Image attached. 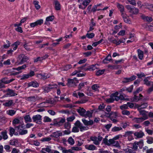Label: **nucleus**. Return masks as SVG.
Wrapping results in <instances>:
<instances>
[{
	"instance_id": "1",
	"label": "nucleus",
	"mask_w": 153,
	"mask_h": 153,
	"mask_svg": "<svg viewBox=\"0 0 153 153\" xmlns=\"http://www.w3.org/2000/svg\"><path fill=\"white\" fill-rule=\"evenodd\" d=\"M29 59V58L24 54L19 55L17 59V62L18 64H22L27 62Z\"/></svg>"
},
{
	"instance_id": "2",
	"label": "nucleus",
	"mask_w": 153,
	"mask_h": 153,
	"mask_svg": "<svg viewBox=\"0 0 153 153\" xmlns=\"http://www.w3.org/2000/svg\"><path fill=\"white\" fill-rule=\"evenodd\" d=\"M67 81V85L70 87L76 86V84L78 83V80L76 78L73 79H68Z\"/></svg>"
},
{
	"instance_id": "3",
	"label": "nucleus",
	"mask_w": 153,
	"mask_h": 153,
	"mask_svg": "<svg viewBox=\"0 0 153 153\" xmlns=\"http://www.w3.org/2000/svg\"><path fill=\"white\" fill-rule=\"evenodd\" d=\"M25 100L27 101L35 102L37 101L42 99V98L38 96L37 95L25 97Z\"/></svg>"
},
{
	"instance_id": "4",
	"label": "nucleus",
	"mask_w": 153,
	"mask_h": 153,
	"mask_svg": "<svg viewBox=\"0 0 153 153\" xmlns=\"http://www.w3.org/2000/svg\"><path fill=\"white\" fill-rule=\"evenodd\" d=\"M42 116L39 114L34 115L32 117L33 121L37 124H41L42 123Z\"/></svg>"
},
{
	"instance_id": "5",
	"label": "nucleus",
	"mask_w": 153,
	"mask_h": 153,
	"mask_svg": "<svg viewBox=\"0 0 153 153\" xmlns=\"http://www.w3.org/2000/svg\"><path fill=\"white\" fill-rule=\"evenodd\" d=\"M4 92H7L6 95L9 97L15 96L17 95V94L15 92L14 90L9 88H8L4 90Z\"/></svg>"
},
{
	"instance_id": "6",
	"label": "nucleus",
	"mask_w": 153,
	"mask_h": 153,
	"mask_svg": "<svg viewBox=\"0 0 153 153\" xmlns=\"http://www.w3.org/2000/svg\"><path fill=\"white\" fill-rule=\"evenodd\" d=\"M34 75V72L33 71H31L28 74H23L21 77L20 79L21 80H23L27 79L28 78L33 76Z\"/></svg>"
},
{
	"instance_id": "7",
	"label": "nucleus",
	"mask_w": 153,
	"mask_h": 153,
	"mask_svg": "<svg viewBox=\"0 0 153 153\" xmlns=\"http://www.w3.org/2000/svg\"><path fill=\"white\" fill-rule=\"evenodd\" d=\"M136 78V76L135 75H133L129 78H124L122 82L123 83L128 82L135 79Z\"/></svg>"
},
{
	"instance_id": "8",
	"label": "nucleus",
	"mask_w": 153,
	"mask_h": 153,
	"mask_svg": "<svg viewBox=\"0 0 153 153\" xmlns=\"http://www.w3.org/2000/svg\"><path fill=\"white\" fill-rule=\"evenodd\" d=\"M28 87H32L34 88H37L39 87V83L36 80L32 81L27 84Z\"/></svg>"
},
{
	"instance_id": "9",
	"label": "nucleus",
	"mask_w": 153,
	"mask_h": 153,
	"mask_svg": "<svg viewBox=\"0 0 153 153\" xmlns=\"http://www.w3.org/2000/svg\"><path fill=\"white\" fill-rule=\"evenodd\" d=\"M141 18L145 22H150L153 20L152 18L151 17L146 16L144 15H142L141 16Z\"/></svg>"
},
{
	"instance_id": "10",
	"label": "nucleus",
	"mask_w": 153,
	"mask_h": 153,
	"mask_svg": "<svg viewBox=\"0 0 153 153\" xmlns=\"http://www.w3.org/2000/svg\"><path fill=\"white\" fill-rule=\"evenodd\" d=\"M134 134L137 138H141L145 135L144 132L141 130L139 132H135Z\"/></svg>"
},
{
	"instance_id": "11",
	"label": "nucleus",
	"mask_w": 153,
	"mask_h": 153,
	"mask_svg": "<svg viewBox=\"0 0 153 153\" xmlns=\"http://www.w3.org/2000/svg\"><path fill=\"white\" fill-rule=\"evenodd\" d=\"M139 111L140 114L143 116V117H141L143 118L144 120H145L148 119V116L146 114V113H147V112L146 111L144 110H142L141 109Z\"/></svg>"
},
{
	"instance_id": "12",
	"label": "nucleus",
	"mask_w": 153,
	"mask_h": 153,
	"mask_svg": "<svg viewBox=\"0 0 153 153\" xmlns=\"http://www.w3.org/2000/svg\"><path fill=\"white\" fill-rule=\"evenodd\" d=\"M145 120L143 118L140 117H134L132 119V121L135 123H140Z\"/></svg>"
},
{
	"instance_id": "13",
	"label": "nucleus",
	"mask_w": 153,
	"mask_h": 153,
	"mask_svg": "<svg viewBox=\"0 0 153 153\" xmlns=\"http://www.w3.org/2000/svg\"><path fill=\"white\" fill-rule=\"evenodd\" d=\"M62 135V133L60 131H57L56 132H53L51 135V136L55 138H57L59 136H61Z\"/></svg>"
},
{
	"instance_id": "14",
	"label": "nucleus",
	"mask_w": 153,
	"mask_h": 153,
	"mask_svg": "<svg viewBox=\"0 0 153 153\" xmlns=\"http://www.w3.org/2000/svg\"><path fill=\"white\" fill-rule=\"evenodd\" d=\"M77 111L80 116L83 117H84V114L86 112L85 110L81 107H79V109H77Z\"/></svg>"
},
{
	"instance_id": "15",
	"label": "nucleus",
	"mask_w": 153,
	"mask_h": 153,
	"mask_svg": "<svg viewBox=\"0 0 153 153\" xmlns=\"http://www.w3.org/2000/svg\"><path fill=\"white\" fill-rule=\"evenodd\" d=\"M118 92H116L114 93L111 94L110 96V97L109 98L107 99L106 101L108 103H111L113 102L114 101V98L113 97V95H118Z\"/></svg>"
},
{
	"instance_id": "16",
	"label": "nucleus",
	"mask_w": 153,
	"mask_h": 153,
	"mask_svg": "<svg viewBox=\"0 0 153 153\" xmlns=\"http://www.w3.org/2000/svg\"><path fill=\"white\" fill-rule=\"evenodd\" d=\"M121 16L125 22L126 23L129 22L130 21L128 19L129 17L125 13H121Z\"/></svg>"
},
{
	"instance_id": "17",
	"label": "nucleus",
	"mask_w": 153,
	"mask_h": 153,
	"mask_svg": "<svg viewBox=\"0 0 153 153\" xmlns=\"http://www.w3.org/2000/svg\"><path fill=\"white\" fill-rule=\"evenodd\" d=\"M13 103L12 100H9L3 104V105L5 107H9L12 105Z\"/></svg>"
},
{
	"instance_id": "18",
	"label": "nucleus",
	"mask_w": 153,
	"mask_h": 153,
	"mask_svg": "<svg viewBox=\"0 0 153 153\" xmlns=\"http://www.w3.org/2000/svg\"><path fill=\"white\" fill-rule=\"evenodd\" d=\"M37 77L44 79H46L47 78H48L49 76H48V75L46 74H38L37 75Z\"/></svg>"
},
{
	"instance_id": "19",
	"label": "nucleus",
	"mask_w": 153,
	"mask_h": 153,
	"mask_svg": "<svg viewBox=\"0 0 153 153\" xmlns=\"http://www.w3.org/2000/svg\"><path fill=\"white\" fill-rule=\"evenodd\" d=\"M140 96H137L135 95L133 97V101L135 102H137L140 100H143L142 99L143 97V95L141 94H139Z\"/></svg>"
},
{
	"instance_id": "20",
	"label": "nucleus",
	"mask_w": 153,
	"mask_h": 153,
	"mask_svg": "<svg viewBox=\"0 0 153 153\" xmlns=\"http://www.w3.org/2000/svg\"><path fill=\"white\" fill-rule=\"evenodd\" d=\"M51 147L47 146V147L46 148H43L41 151V152L42 153H47L45 151H46V152L49 153L51 152Z\"/></svg>"
},
{
	"instance_id": "21",
	"label": "nucleus",
	"mask_w": 153,
	"mask_h": 153,
	"mask_svg": "<svg viewBox=\"0 0 153 153\" xmlns=\"http://www.w3.org/2000/svg\"><path fill=\"white\" fill-rule=\"evenodd\" d=\"M117 8L120 10L121 14L124 13V8L123 5L117 3Z\"/></svg>"
},
{
	"instance_id": "22",
	"label": "nucleus",
	"mask_w": 153,
	"mask_h": 153,
	"mask_svg": "<svg viewBox=\"0 0 153 153\" xmlns=\"http://www.w3.org/2000/svg\"><path fill=\"white\" fill-rule=\"evenodd\" d=\"M138 56L139 59L142 60L143 56V52L140 49L137 50Z\"/></svg>"
},
{
	"instance_id": "23",
	"label": "nucleus",
	"mask_w": 153,
	"mask_h": 153,
	"mask_svg": "<svg viewBox=\"0 0 153 153\" xmlns=\"http://www.w3.org/2000/svg\"><path fill=\"white\" fill-rule=\"evenodd\" d=\"M149 77H147L145 78L143 80L144 84L148 86H149L151 85H152V82H153L149 81Z\"/></svg>"
},
{
	"instance_id": "24",
	"label": "nucleus",
	"mask_w": 153,
	"mask_h": 153,
	"mask_svg": "<svg viewBox=\"0 0 153 153\" xmlns=\"http://www.w3.org/2000/svg\"><path fill=\"white\" fill-rule=\"evenodd\" d=\"M97 64L89 66L86 69V70H89L90 71H93L97 68V66H98Z\"/></svg>"
},
{
	"instance_id": "25",
	"label": "nucleus",
	"mask_w": 153,
	"mask_h": 153,
	"mask_svg": "<svg viewBox=\"0 0 153 153\" xmlns=\"http://www.w3.org/2000/svg\"><path fill=\"white\" fill-rule=\"evenodd\" d=\"M90 140L94 142L93 143L96 145L99 144L100 142L97 140V137L96 136L91 137Z\"/></svg>"
},
{
	"instance_id": "26",
	"label": "nucleus",
	"mask_w": 153,
	"mask_h": 153,
	"mask_svg": "<svg viewBox=\"0 0 153 153\" xmlns=\"http://www.w3.org/2000/svg\"><path fill=\"white\" fill-rule=\"evenodd\" d=\"M1 134L2 135V138L4 140H7L8 138V136L7 135V131L5 130L1 132Z\"/></svg>"
},
{
	"instance_id": "27",
	"label": "nucleus",
	"mask_w": 153,
	"mask_h": 153,
	"mask_svg": "<svg viewBox=\"0 0 153 153\" xmlns=\"http://www.w3.org/2000/svg\"><path fill=\"white\" fill-rule=\"evenodd\" d=\"M54 4L56 10H60L61 9L60 5L58 1H54Z\"/></svg>"
},
{
	"instance_id": "28",
	"label": "nucleus",
	"mask_w": 153,
	"mask_h": 153,
	"mask_svg": "<svg viewBox=\"0 0 153 153\" xmlns=\"http://www.w3.org/2000/svg\"><path fill=\"white\" fill-rule=\"evenodd\" d=\"M86 149L90 150H94L96 149V147L93 145H87L85 146Z\"/></svg>"
},
{
	"instance_id": "29",
	"label": "nucleus",
	"mask_w": 153,
	"mask_h": 153,
	"mask_svg": "<svg viewBox=\"0 0 153 153\" xmlns=\"http://www.w3.org/2000/svg\"><path fill=\"white\" fill-rule=\"evenodd\" d=\"M42 88L44 90V91L45 93H48L50 91L51 89H53V88H50V87L44 86L42 87Z\"/></svg>"
},
{
	"instance_id": "30",
	"label": "nucleus",
	"mask_w": 153,
	"mask_h": 153,
	"mask_svg": "<svg viewBox=\"0 0 153 153\" xmlns=\"http://www.w3.org/2000/svg\"><path fill=\"white\" fill-rule=\"evenodd\" d=\"M24 119L25 123L31 122L32 120L29 115H27L24 117Z\"/></svg>"
},
{
	"instance_id": "31",
	"label": "nucleus",
	"mask_w": 153,
	"mask_h": 153,
	"mask_svg": "<svg viewBox=\"0 0 153 153\" xmlns=\"http://www.w3.org/2000/svg\"><path fill=\"white\" fill-rule=\"evenodd\" d=\"M92 112H91L89 111H86L85 113L84 114V117L85 118L87 117H92Z\"/></svg>"
},
{
	"instance_id": "32",
	"label": "nucleus",
	"mask_w": 153,
	"mask_h": 153,
	"mask_svg": "<svg viewBox=\"0 0 153 153\" xmlns=\"http://www.w3.org/2000/svg\"><path fill=\"white\" fill-rule=\"evenodd\" d=\"M87 85V82H83L80 83L79 85L78 88L79 90H80L82 88L84 87L85 85Z\"/></svg>"
},
{
	"instance_id": "33",
	"label": "nucleus",
	"mask_w": 153,
	"mask_h": 153,
	"mask_svg": "<svg viewBox=\"0 0 153 153\" xmlns=\"http://www.w3.org/2000/svg\"><path fill=\"white\" fill-rule=\"evenodd\" d=\"M16 112V111L14 110H10L7 111V114L10 116H13L14 115Z\"/></svg>"
},
{
	"instance_id": "34",
	"label": "nucleus",
	"mask_w": 153,
	"mask_h": 153,
	"mask_svg": "<svg viewBox=\"0 0 153 153\" xmlns=\"http://www.w3.org/2000/svg\"><path fill=\"white\" fill-rule=\"evenodd\" d=\"M19 134L21 135H23L27 134L28 131L27 130H24L22 129H20V130L19 131Z\"/></svg>"
},
{
	"instance_id": "35",
	"label": "nucleus",
	"mask_w": 153,
	"mask_h": 153,
	"mask_svg": "<svg viewBox=\"0 0 153 153\" xmlns=\"http://www.w3.org/2000/svg\"><path fill=\"white\" fill-rule=\"evenodd\" d=\"M147 143L149 144L153 143V138L151 137H148L146 138Z\"/></svg>"
},
{
	"instance_id": "36",
	"label": "nucleus",
	"mask_w": 153,
	"mask_h": 153,
	"mask_svg": "<svg viewBox=\"0 0 153 153\" xmlns=\"http://www.w3.org/2000/svg\"><path fill=\"white\" fill-rule=\"evenodd\" d=\"M139 11L138 9L135 7H132V10L130 12L134 14H137Z\"/></svg>"
},
{
	"instance_id": "37",
	"label": "nucleus",
	"mask_w": 153,
	"mask_h": 153,
	"mask_svg": "<svg viewBox=\"0 0 153 153\" xmlns=\"http://www.w3.org/2000/svg\"><path fill=\"white\" fill-rule=\"evenodd\" d=\"M110 60H112L111 57V55L110 54H109L107 56V57L103 60V62L104 63H107L108 62H106V61H110Z\"/></svg>"
},
{
	"instance_id": "38",
	"label": "nucleus",
	"mask_w": 153,
	"mask_h": 153,
	"mask_svg": "<svg viewBox=\"0 0 153 153\" xmlns=\"http://www.w3.org/2000/svg\"><path fill=\"white\" fill-rule=\"evenodd\" d=\"M69 143L71 145H73L74 143V139L71 137H70L68 140Z\"/></svg>"
},
{
	"instance_id": "39",
	"label": "nucleus",
	"mask_w": 153,
	"mask_h": 153,
	"mask_svg": "<svg viewBox=\"0 0 153 153\" xmlns=\"http://www.w3.org/2000/svg\"><path fill=\"white\" fill-rule=\"evenodd\" d=\"M99 86L97 84H94L92 85V88L95 91H99L98 88H99Z\"/></svg>"
},
{
	"instance_id": "40",
	"label": "nucleus",
	"mask_w": 153,
	"mask_h": 153,
	"mask_svg": "<svg viewBox=\"0 0 153 153\" xmlns=\"http://www.w3.org/2000/svg\"><path fill=\"white\" fill-rule=\"evenodd\" d=\"M122 129V128L121 127L115 126L112 129L111 131L113 132H115L121 130Z\"/></svg>"
},
{
	"instance_id": "41",
	"label": "nucleus",
	"mask_w": 153,
	"mask_h": 153,
	"mask_svg": "<svg viewBox=\"0 0 153 153\" xmlns=\"http://www.w3.org/2000/svg\"><path fill=\"white\" fill-rule=\"evenodd\" d=\"M39 2L37 1H33V4L35 5L36 8L37 10H39L40 8V6L38 4Z\"/></svg>"
},
{
	"instance_id": "42",
	"label": "nucleus",
	"mask_w": 153,
	"mask_h": 153,
	"mask_svg": "<svg viewBox=\"0 0 153 153\" xmlns=\"http://www.w3.org/2000/svg\"><path fill=\"white\" fill-rule=\"evenodd\" d=\"M108 40L110 42L114 44H117V40L115 39L114 37L111 36L108 38Z\"/></svg>"
},
{
	"instance_id": "43",
	"label": "nucleus",
	"mask_w": 153,
	"mask_h": 153,
	"mask_svg": "<svg viewBox=\"0 0 153 153\" xmlns=\"http://www.w3.org/2000/svg\"><path fill=\"white\" fill-rule=\"evenodd\" d=\"M64 127L65 129L69 130L71 127V124L68 122H66L64 124Z\"/></svg>"
},
{
	"instance_id": "44",
	"label": "nucleus",
	"mask_w": 153,
	"mask_h": 153,
	"mask_svg": "<svg viewBox=\"0 0 153 153\" xmlns=\"http://www.w3.org/2000/svg\"><path fill=\"white\" fill-rule=\"evenodd\" d=\"M65 119H61L59 121H58V126H62L64 123L65 122Z\"/></svg>"
},
{
	"instance_id": "45",
	"label": "nucleus",
	"mask_w": 153,
	"mask_h": 153,
	"mask_svg": "<svg viewBox=\"0 0 153 153\" xmlns=\"http://www.w3.org/2000/svg\"><path fill=\"white\" fill-rule=\"evenodd\" d=\"M105 71V70H99L96 73L97 76H99L103 74Z\"/></svg>"
},
{
	"instance_id": "46",
	"label": "nucleus",
	"mask_w": 153,
	"mask_h": 153,
	"mask_svg": "<svg viewBox=\"0 0 153 153\" xmlns=\"http://www.w3.org/2000/svg\"><path fill=\"white\" fill-rule=\"evenodd\" d=\"M94 33H87L86 34V37L89 39L92 38L94 36Z\"/></svg>"
},
{
	"instance_id": "47",
	"label": "nucleus",
	"mask_w": 153,
	"mask_h": 153,
	"mask_svg": "<svg viewBox=\"0 0 153 153\" xmlns=\"http://www.w3.org/2000/svg\"><path fill=\"white\" fill-rule=\"evenodd\" d=\"M88 128L87 126H83L82 125L79 128L80 131H82L84 130H87L88 129Z\"/></svg>"
},
{
	"instance_id": "48",
	"label": "nucleus",
	"mask_w": 153,
	"mask_h": 153,
	"mask_svg": "<svg viewBox=\"0 0 153 153\" xmlns=\"http://www.w3.org/2000/svg\"><path fill=\"white\" fill-rule=\"evenodd\" d=\"M91 0H85L83 1L82 4L86 8V6L89 4Z\"/></svg>"
},
{
	"instance_id": "49",
	"label": "nucleus",
	"mask_w": 153,
	"mask_h": 153,
	"mask_svg": "<svg viewBox=\"0 0 153 153\" xmlns=\"http://www.w3.org/2000/svg\"><path fill=\"white\" fill-rule=\"evenodd\" d=\"M109 116L110 118V117L116 118L117 117V114L116 112H111Z\"/></svg>"
},
{
	"instance_id": "50",
	"label": "nucleus",
	"mask_w": 153,
	"mask_h": 153,
	"mask_svg": "<svg viewBox=\"0 0 153 153\" xmlns=\"http://www.w3.org/2000/svg\"><path fill=\"white\" fill-rule=\"evenodd\" d=\"M20 122L19 120L17 118L15 119L12 122L14 126H15L17 124H19Z\"/></svg>"
},
{
	"instance_id": "51",
	"label": "nucleus",
	"mask_w": 153,
	"mask_h": 153,
	"mask_svg": "<svg viewBox=\"0 0 153 153\" xmlns=\"http://www.w3.org/2000/svg\"><path fill=\"white\" fill-rule=\"evenodd\" d=\"M51 121V120L48 117L45 116L43 119V121L44 122H49Z\"/></svg>"
},
{
	"instance_id": "52",
	"label": "nucleus",
	"mask_w": 153,
	"mask_h": 153,
	"mask_svg": "<svg viewBox=\"0 0 153 153\" xmlns=\"http://www.w3.org/2000/svg\"><path fill=\"white\" fill-rule=\"evenodd\" d=\"M54 17L53 16H51L48 17L46 19V20L47 21H52L54 19Z\"/></svg>"
},
{
	"instance_id": "53",
	"label": "nucleus",
	"mask_w": 153,
	"mask_h": 153,
	"mask_svg": "<svg viewBox=\"0 0 153 153\" xmlns=\"http://www.w3.org/2000/svg\"><path fill=\"white\" fill-rule=\"evenodd\" d=\"M147 8L153 12V4H147L146 5Z\"/></svg>"
},
{
	"instance_id": "54",
	"label": "nucleus",
	"mask_w": 153,
	"mask_h": 153,
	"mask_svg": "<svg viewBox=\"0 0 153 153\" xmlns=\"http://www.w3.org/2000/svg\"><path fill=\"white\" fill-rule=\"evenodd\" d=\"M120 108L122 110H125V109H127L128 108L127 104H123V105L120 106Z\"/></svg>"
},
{
	"instance_id": "55",
	"label": "nucleus",
	"mask_w": 153,
	"mask_h": 153,
	"mask_svg": "<svg viewBox=\"0 0 153 153\" xmlns=\"http://www.w3.org/2000/svg\"><path fill=\"white\" fill-rule=\"evenodd\" d=\"M138 146H139L140 149H141L142 148L143 145V140H141L138 142H137Z\"/></svg>"
},
{
	"instance_id": "56",
	"label": "nucleus",
	"mask_w": 153,
	"mask_h": 153,
	"mask_svg": "<svg viewBox=\"0 0 153 153\" xmlns=\"http://www.w3.org/2000/svg\"><path fill=\"white\" fill-rule=\"evenodd\" d=\"M148 106V104L146 102L143 103L140 105L141 109H144L146 108Z\"/></svg>"
},
{
	"instance_id": "57",
	"label": "nucleus",
	"mask_w": 153,
	"mask_h": 153,
	"mask_svg": "<svg viewBox=\"0 0 153 153\" xmlns=\"http://www.w3.org/2000/svg\"><path fill=\"white\" fill-rule=\"evenodd\" d=\"M133 133V132L132 131H127L125 132V134L123 135V137H126L127 136H128L132 134Z\"/></svg>"
},
{
	"instance_id": "58",
	"label": "nucleus",
	"mask_w": 153,
	"mask_h": 153,
	"mask_svg": "<svg viewBox=\"0 0 153 153\" xmlns=\"http://www.w3.org/2000/svg\"><path fill=\"white\" fill-rule=\"evenodd\" d=\"M37 26L38 25H41L43 23V21L42 19H40L36 21V22Z\"/></svg>"
},
{
	"instance_id": "59",
	"label": "nucleus",
	"mask_w": 153,
	"mask_h": 153,
	"mask_svg": "<svg viewBox=\"0 0 153 153\" xmlns=\"http://www.w3.org/2000/svg\"><path fill=\"white\" fill-rule=\"evenodd\" d=\"M10 134L11 136H12L14 134L15 132V130L13 128L10 127Z\"/></svg>"
},
{
	"instance_id": "60",
	"label": "nucleus",
	"mask_w": 153,
	"mask_h": 153,
	"mask_svg": "<svg viewBox=\"0 0 153 153\" xmlns=\"http://www.w3.org/2000/svg\"><path fill=\"white\" fill-rule=\"evenodd\" d=\"M125 39L124 38H122L119 40L118 41L117 40V45L120 44L121 43H123L125 42Z\"/></svg>"
},
{
	"instance_id": "61",
	"label": "nucleus",
	"mask_w": 153,
	"mask_h": 153,
	"mask_svg": "<svg viewBox=\"0 0 153 153\" xmlns=\"http://www.w3.org/2000/svg\"><path fill=\"white\" fill-rule=\"evenodd\" d=\"M75 125L76 126L79 128L80 126L82 125V124L81 123L80 121L79 120H77L74 123Z\"/></svg>"
},
{
	"instance_id": "62",
	"label": "nucleus",
	"mask_w": 153,
	"mask_h": 153,
	"mask_svg": "<svg viewBox=\"0 0 153 153\" xmlns=\"http://www.w3.org/2000/svg\"><path fill=\"white\" fill-rule=\"evenodd\" d=\"M152 91H153V82H152V86L149 88L147 90V93L148 94H150Z\"/></svg>"
},
{
	"instance_id": "63",
	"label": "nucleus",
	"mask_w": 153,
	"mask_h": 153,
	"mask_svg": "<svg viewBox=\"0 0 153 153\" xmlns=\"http://www.w3.org/2000/svg\"><path fill=\"white\" fill-rule=\"evenodd\" d=\"M146 131L149 135H152L153 133L152 130L146 128H145Z\"/></svg>"
},
{
	"instance_id": "64",
	"label": "nucleus",
	"mask_w": 153,
	"mask_h": 153,
	"mask_svg": "<svg viewBox=\"0 0 153 153\" xmlns=\"http://www.w3.org/2000/svg\"><path fill=\"white\" fill-rule=\"evenodd\" d=\"M122 113L123 114L126 115H128L130 114L129 111L126 110H123L122 112Z\"/></svg>"
}]
</instances>
